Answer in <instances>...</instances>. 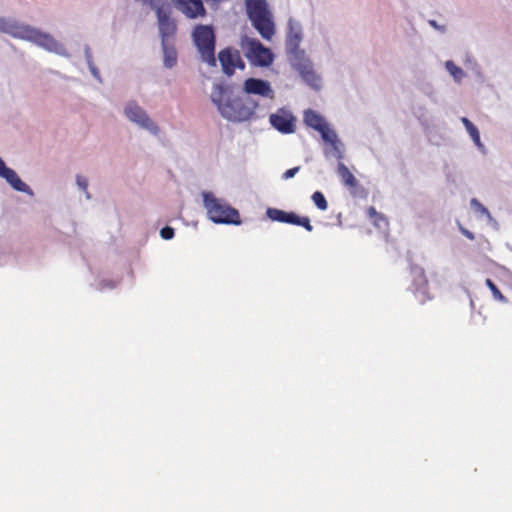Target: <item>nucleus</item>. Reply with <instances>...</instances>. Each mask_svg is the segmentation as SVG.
Here are the masks:
<instances>
[{
    "label": "nucleus",
    "mask_w": 512,
    "mask_h": 512,
    "mask_svg": "<svg viewBox=\"0 0 512 512\" xmlns=\"http://www.w3.org/2000/svg\"><path fill=\"white\" fill-rule=\"evenodd\" d=\"M238 84L228 82L224 78H218L213 83L210 101L217 109L220 116L231 123H244L259 119L257 109L259 100L253 96L243 99L236 94Z\"/></svg>",
    "instance_id": "1"
},
{
    "label": "nucleus",
    "mask_w": 512,
    "mask_h": 512,
    "mask_svg": "<svg viewBox=\"0 0 512 512\" xmlns=\"http://www.w3.org/2000/svg\"><path fill=\"white\" fill-rule=\"evenodd\" d=\"M191 39L202 63L216 68L219 62L222 78L227 81L233 77V67L240 51L234 46H226L216 54L217 34L212 24H196L191 31Z\"/></svg>",
    "instance_id": "2"
},
{
    "label": "nucleus",
    "mask_w": 512,
    "mask_h": 512,
    "mask_svg": "<svg viewBox=\"0 0 512 512\" xmlns=\"http://www.w3.org/2000/svg\"><path fill=\"white\" fill-rule=\"evenodd\" d=\"M0 32L12 38L30 42L49 53L69 58L71 54L65 45L49 32L12 17H0Z\"/></svg>",
    "instance_id": "3"
},
{
    "label": "nucleus",
    "mask_w": 512,
    "mask_h": 512,
    "mask_svg": "<svg viewBox=\"0 0 512 512\" xmlns=\"http://www.w3.org/2000/svg\"><path fill=\"white\" fill-rule=\"evenodd\" d=\"M269 124L282 135H290L296 132L297 117L286 106L279 107L269 115Z\"/></svg>",
    "instance_id": "4"
},
{
    "label": "nucleus",
    "mask_w": 512,
    "mask_h": 512,
    "mask_svg": "<svg viewBox=\"0 0 512 512\" xmlns=\"http://www.w3.org/2000/svg\"><path fill=\"white\" fill-rule=\"evenodd\" d=\"M124 114L132 123L137 124L140 128L147 130L152 135H158L160 128L157 123L148 115V113L140 107L136 101H130L124 108Z\"/></svg>",
    "instance_id": "5"
},
{
    "label": "nucleus",
    "mask_w": 512,
    "mask_h": 512,
    "mask_svg": "<svg viewBox=\"0 0 512 512\" xmlns=\"http://www.w3.org/2000/svg\"><path fill=\"white\" fill-rule=\"evenodd\" d=\"M241 92L245 96H259L269 99L273 98L275 94L270 81L257 77L246 78L241 85Z\"/></svg>",
    "instance_id": "6"
},
{
    "label": "nucleus",
    "mask_w": 512,
    "mask_h": 512,
    "mask_svg": "<svg viewBox=\"0 0 512 512\" xmlns=\"http://www.w3.org/2000/svg\"><path fill=\"white\" fill-rule=\"evenodd\" d=\"M320 139L323 145V154L326 158L344 159L345 145L334 128L322 134Z\"/></svg>",
    "instance_id": "7"
},
{
    "label": "nucleus",
    "mask_w": 512,
    "mask_h": 512,
    "mask_svg": "<svg viewBox=\"0 0 512 512\" xmlns=\"http://www.w3.org/2000/svg\"><path fill=\"white\" fill-rule=\"evenodd\" d=\"M292 68L311 89L314 91L322 89V78L314 70L311 60H307V63H292Z\"/></svg>",
    "instance_id": "8"
},
{
    "label": "nucleus",
    "mask_w": 512,
    "mask_h": 512,
    "mask_svg": "<svg viewBox=\"0 0 512 512\" xmlns=\"http://www.w3.org/2000/svg\"><path fill=\"white\" fill-rule=\"evenodd\" d=\"M252 27L266 40L271 41L276 33V24L271 12L249 18Z\"/></svg>",
    "instance_id": "9"
},
{
    "label": "nucleus",
    "mask_w": 512,
    "mask_h": 512,
    "mask_svg": "<svg viewBox=\"0 0 512 512\" xmlns=\"http://www.w3.org/2000/svg\"><path fill=\"white\" fill-rule=\"evenodd\" d=\"M303 123L307 128L316 131L320 136L333 128L323 114L312 108L304 110Z\"/></svg>",
    "instance_id": "10"
},
{
    "label": "nucleus",
    "mask_w": 512,
    "mask_h": 512,
    "mask_svg": "<svg viewBox=\"0 0 512 512\" xmlns=\"http://www.w3.org/2000/svg\"><path fill=\"white\" fill-rule=\"evenodd\" d=\"M171 2L188 19H197L207 14L203 0H171Z\"/></svg>",
    "instance_id": "11"
},
{
    "label": "nucleus",
    "mask_w": 512,
    "mask_h": 512,
    "mask_svg": "<svg viewBox=\"0 0 512 512\" xmlns=\"http://www.w3.org/2000/svg\"><path fill=\"white\" fill-rule=\"evenodd\" d=\"M239 45L250 65L255 64L256 54L264 49L263 43L258 38L250 37L247 34L241 35Z\"/></svg>",
    "instance_id": "12"
},
{
    "label": "nucleus",
    "mask_w": 512,
    "mask_h": 512,
    "mask_svg": "<svg viewBox=\"0 0 512 512\" xmlns=\"http://www.w3.org/2000/svg\"><path fill=\"white\" fill-rule=\"evenodd\" d=\"M303 40V27L302 24L293 19L292 17L289 18L287 23V32H286V38H285V48L291 49L296 47H300V44Z\"/></svg>",
    "instance_id": "13"
},
{
    "label": "nucleus",
    "mask_w": 512,
    "mask_h": 512,
    "mask_svg": "<svg viewBox=\"0 0 512 512\" xmlns=\"http://www.w3.org/2000/svg\"><path fill=\"white\" fill-rule=\"evenodd\" d=\"M142 6L148 7L156 14L157 21L172 18V6L167 0H149Z\"/></svg>",
    "instance_id": "14"
},
{
    "label": "nucleus",
    "mask_w": 512,
    "mask_h": 512,
    "mask_svg": "<svg viewBox=\"0 0 512 512\" xmlns=\"http://www.w3.org/2000/svg\"><path fill=\"white\" fill-rule=\"evenodd\" d=\"M247 18L271 12L267 0H244Z\"/></svg>",
    "instance_id": "15"
},
{
    "label": "nucleus",
    "mask_w": 512,
    "mask_h": 512,
    "mask_svg": "<svg viewBox=\"0 0 512 512\" xmlns=\"http://www.w3.org/2000/svg\"><path fill=\"white\" fill-rule=\"evenodd\" d=\"M161 51L163 55V66L166 69H172L177 65L178 52L174 43L161 42Z\"/></svg>",
    "instance_id": "16"
},
{
    "label": "nucleus",
    "mask_w": 512,
    "mask_h": 512,
    "mask_svg": "<svg viewBox=\"0 0 512 512\" xmlns=\"http://www.w3.org/2000/svg\"><path fill=\"white\" fill-rule=\"evenodd\" d=\"M158 31L161 42H169L170 37H174L177 32V23L174 18H167L158 21Z\"/></svg>",
    "instance_id": "17"
},
{
    "label": "nucleus",
    "mask_w": 512,
    "mask_h": 512,
    "mask_svg": "<svg viewBox=\"0 0 512 512\" xmlns=\"http://www.w3.org/2000/svg\"><path fill=\"white\" fill-rule=\"evenodd\" d=\"M263 48L261 51H259L257 54H256V62L255 64H251L252 67H259V68H270L274 61H275V58H276V55L275 53L273 52V50L268 47V46H265L263 44Z\"/></svg>",
    "instance_id": "18"
},
{
    "label": "nucleus",
    "mask_w": 512,
    "mask_h": 512,
    "mask_svg": "<svg viewBox=\"0 0 512 512\" xmlns=\"http://www.w3.org/2000/svg\"><path fill=\"white\" fill-rule=\"evenodd\" d=\"M461 121L469 133L471 139L473 140L475 146L483 153V155H486L485 146L481 142L480 132L477 126L474 125L467 117H462Z\"/></svg>",
    "instance_id": "19"
},
{
    "label": "nucleus",
    "mask_w": 512,
    "mask_h": 512,
    "mask_svg": "<svg viewBox=\"0 0 512 512\" xmlns=\"http://www.w3.org/2000/svg\"><path fill=\"white\" fill-rule=\"evenodd\" d=\"M84 58L87 63L88 69L95 80H97L100 84L103 83V78L101 76L100 70L94 64L92 50L89 44H84L83 46Z\"/></svg>",
    "instance_id": "20"
},
{
    "label": "nucleus",
    "mask_w": 512,
    "mask_h": 512,
    "mask_svg": "<svg viewBox=\"0 0 512 512\" xmlns=\"http://www.w3.org/2000/svg\"><path fill=\"white\" fill-rule=\"evenodd\" d=\"M428 141L436 146H440L445 143V137L439 132V128L435 125L428 126L424 129Z\"/></svg>",
    "instance_id": "21"
},
{
    "label": "nucleus",
    "mask_w": 512,
    "mask_h": 512,
    "mask_svg": "<svg viewBox=\"0 0 512 512\" xmlns=\"http://www.w3.org/2000/svg\"><path fill=\"white\" fill-rule=\"evenodd\" d=\"M287 55L289 56L290 64L292 63H307V60H310L306 56V52L301 47H296L287 49L286 50Z\"/></svg>",
    "instance_id": "22"
},
{
    "label": "nucleus",
    "mask_w": 512,
    "mask_h": 512,
    "mask_svg": "<svg viewBox=\"0 0 512 512\" xmlns=\"http://www.w3.org/2000/svg\"><path fill=\"white\" fill-rule=\"evenodd\" d=\"M450 76L456 83L460 84L466 77V73L461 67L450 60Z\"/></svg>",
    "instance_id": "23"
},
{
    "label": "nucleus",
    "mask_w": 512,
    "mask_h": 512,
    "mask_svg": "<svg viewBox=\"0 0 512 512\" xmlns=\"http://www.w3.org/2000/svg\"><path fill=\"white\" fill-rule=\"evenodd\" d=\"M413 115L418 119L423 129L428 128L429 121L426 115V110L422 106L412 108Z\"/></svg>",
    "instance_id": "24"
},
{
    "label": "nucleus",
    "mask_w": 512,
    "mask_h": 512,
    "mask_svg": "<svg viewBox=\"0 0 512 512\" xmlns=\"http://www.w3.org/2000/svg\"><path fill=\"white\" fill-rule=\"evenodd\" d=\"M485 284L492 292V295L495 300L506 303L507 298L501 293V291L498 289V287L494 284V282L491 279H486Z\"/></svg>",
    "instance_id": "25"
},
{
    "label": "nucleus",
    "mask_w": 512,
    "mask_h": 512,
    "mask_svg": "<svg viewBox=\"0 0 512 512\" xmlns=\"http://www.w3.org/2000/svg\"><path fill=\"white\" fill-rule=\"evenodd\" d=\"M416 86L422 93L430 97L433 101H436V99L433 97L434 90L431 83L424 80H418Z\"/></svg>",
    "instance_id": "26"
},
{
    "label": "nucleus",
    "mask_w": 512,
    "mask_h": 512,
    "mask_svg": "<svg viewBox=\"0 0 512 512\" xmlns=\"http://www.w3.org/2000/svg\"><path fill=\"white\" fill-rule=\"evenodd\" d=\"M465 63L467 65V67L470 68L475 73V75L477 77L482 78L483 74H482L480 65L476 62V60L471 55H469V53H466Z\"/></svg>",
    "instance_id": "27"
},
{
    "label": "nucleus",
    "mask_w": 512,
    "mask_h": 512,
    "mask_svg": "<svg viewBox=\"0 0 512 512\" xmlns=\"http://www.w3.org/2000/svg\"><path fill=\"white\" fill-rule=\"evenodd\" d=\"M246 68V63L243 60L241 53L239 52V55L235 61V65L233 67V76L235 75L237 70L244 71Z\"/></svg>",
    "instance_id": "28"
},
{
    "label": "nucleus",
    "mask_w": 512,
    "mask_h": 512,
    "mask_svg": "<svg viewBox=\"0 0 512 512\" xmlns=\"http://www.w3.org/2000/svg\"><path fill=\"white\" fill-rule=\"evenodd\" d=\"M471 205L481 214L490 216L488 209L484 207L477 199H472Z\"/></svg>",
    "instance_id": "29"
},
{
    "label": "nucleus",
    "mask_w": 512,
    "mask_h": 512,
    "mask_svg": "<svg viewBox=\"0 0 512 512\" xmlns=\"http://www.w3.org/2000/svg\"><path fill=\"white\" fill-rule=\"evenodd\" d=\"M428 24L442 34H444L447 30L446 24H439L435 19H429Z\"/></svg>",
    "instance_id": "30"
},
{
    "label": "nucleus",
    "mask_w": 512,
    "mask_h": 512,
    "mask_svg": "<svg viewBox=\"0 0 512 512\" xmlns=\"http://www.w3.org/2000/svg\"><path fill=\"white\" fill-rule=\"evenodd\" d=\"M461 230H462V233H463L466 237H468V238H469V239H471V240H473V239H474V235H473V233H471L470 231H468V230H466V229H463V228H461Z\"/></svg>",
    "instance_id": "31"
},
{
    "label": "nucleus",
    "mask_w": 512,
    "mask_h": 512,
    "mask_svg": "<svg viewBox=\"0 0 512 512\" xmlns=\"http://www.w3.org/2000/svg\"><path fill=\"white\" fill-rule=\"evenodd\" d=\"M443 67L445 68V70L448 71V60H446L445 62H443Z\"/></svg>",
    "instance_id": "32"
},
{
    "label": "nucleus",
    "mask_w": 512,
    "mask_h": 512,
    "mask_svg": "<svg viewBox=\"0 0 512 512\" xmlns=\"http://www.w3.org/2000/svg\"><path fill=\"white\" fill-rule=\"evenodd\" d=\"M0 160H3L2 157H0Z\"/></svg>",
    "instance_id": "33"
}]
</instances>
